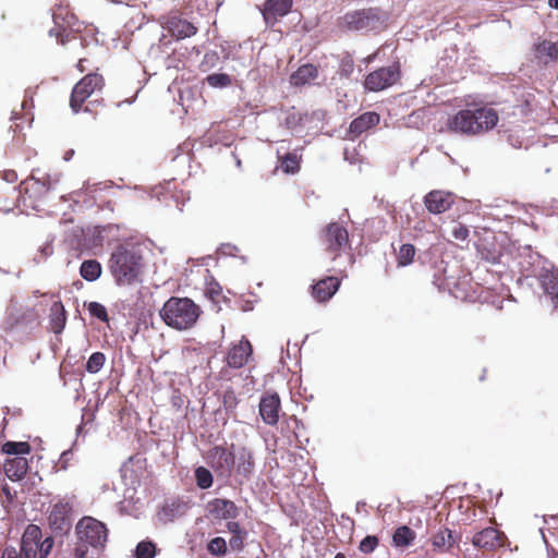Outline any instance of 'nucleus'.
Returning a JSON list of instances; mask_svg holds the SVG:
<instances>
[{"label":"nucleus","mask_w":558,"mask_h":558,"mask_svg":"<svg viewBox=\"0 0 558 558\" xmlns=\"http://www.w3.org/2000/svg\"><path fill=\"white\" fill-rule=\"evenodd\" d=\"M50 190V183L46 178L44 179H36L33 174L29 177V179L25 180L21 184L20 193L29 194L31 191H34L38 195H44L48 193Z\"/></svg>","instance_id":"7c9ffc66"},{"label":"nucleus","mask_w":558,"mask_h":558,"mask_svg":"<svg viewBox=\"0 0 558 558\" xmlns=\"http://www.w3.org/2000/svg\"><path fill=\"white\" fill-rule=\"evenodd\" d=\"M354 71V60L352 56L345 54L341 58L337 74L340 78H349Z\"/></svg>","instance_id":"a19ab883"},{"label":"nucleus","mask_w":558,"mask_h":558,"mask_svg":"<svg viewBox=\"0 0 558 558\" xmlns=\"http://www.w3.org/2000/svg\"><path fill=\"white\" fill-rule=\"evenodd\" d=\"M447 129L450 132L466 136L482 135V126L476 122L473 108L459 110L447 120Z\"/></svg>","instance_id":"9b49d317"},{"label":"nucleus","mask_w":558,"mask_h":558,"mask_svg":"<svg viewBox=\"0 0 558 558\" xmlns=\"http://www.w3.org/2000/svg\"><path fill=\"white\" fill-rule=\"evenodd\" d=\"M470 279L468 276L459 278L457 281L447 280L446 289L457 299H466L469 296L466 286H469Z\"/></svg>","instance_id":"f704fd0d"},{"label":"nucleus","mask_w":558,"mask_h":558,"mask_svg":"<svg viewBox=\"0 0 558 558\" xmlns=\"http://www.w3.org/2000/svg\"><path fill=\"white\" fill-rule=\"evenodd\" d=\"M105 85L104 77L98 73H88L73 87L70 97V107L78 112L84 102L96 92H100Z\"/></svg>","instance_id":"0eeeda50"},{"label":"nucleus","mask_w":558,"mask_h":558,"mask_svg":"<svg viewBox=\"0 0 558 558\" xmlns=\"http://www.w3.org/2000/svg\"><path fill=\"white\" fill-rule=\"evenodd\" d=\"M2 451L7 454H15L16 457H22L21 454H27L31 452V445L26 441H7L2 446Z\"/></svg>","instance_id":"e433bc0d"},{"label":"nucleus","mask_w":558,"mask_h":558,"mask_svg":"<svg viewBox=\"0 0 558 558\" xmlns=\"http://www.w3.org/2000/svg\"><path fill=\"white\" fill-rule=\"evenodd\" d=\"M416 250L413 244H402L397 253L398 267H405L413 263Z\"/></svg>","instance_id":"c9c22d12"},{"label":"nucleus","mask_w":558,"mask_h":558,"mask_svg":"<svg viewBox=\"0 0 558 558\" xmlns=\"http://www.w3.org/2000/svg\"><path fill=\"white\" fill-rule=\"evenodd\" d=\"M85 61H86V59L81 58V59L78 60V62H77V69H78L81 72L86 71V66H85V64H84V63H85Z\"/></svg>","instance_id":"5fc2aeb1"},{"label":"nucleus","mask_w":558,"mask_h":558,"mask_svg":"<svg viewBox=\"0 0 558 558\" xmlns=\"http://www.w3.org/2000/svg\"><path fill=\"white\" fill-rule=\"evenodd\" d=\"M548 3L551 8L558 9V0H549Z\"/></svg>","instance_id":"13d9d810"},{"label":"nucleus","mask_w":558,"mask_h":558,"mask_svg":"<svg viewBox=\"0 0 558 558\" xmlns=\"http://www.w3.org/2000/svg\"><path fill=\"white\" fill-rule=\"evenodd\" d=\"M102 272L100 263L96 259L84 260L80 267V275L87 281L97 280Z\"/></svg>","instance_id":"473e14b6"},{"label":"nucleus","mask_w":558,"mask_h":558,"mask_svg":"<svg viewBox=\"0 0 558 558\" xmlns=\"http://www.w3.org/2000/svg\"><path fill=\"white\" fill-rule=\"evenodd\" d=\"M156 555V545L151 541H142L135 549L136 558H154Z\"/></svg>","instance_id":"79ce46f5"},{"label":"nucleus","mask_w":558,"mask_h":558,"mask_svg":"<svg viewBox=\"0 0 558 558\" xmlns=\"http://www.w3.org/2000/svg\"><path fill=\"white\" fill-rule=\"evenodd\" d=\"M66 32L65 28L62 27H53L49 31L50 36H54L58 43L64 44L63 34Z\"/></svg>","instance_id":"3c124183"},{"label":"nucleus","mask_w":558,"mask_h":558,"mask_svg":"<svg viewBox=\"0 0 558 558\" xmlns=\"http://www.w3.org/2000/svg\"><path fill=\"white\" fill-rule=\"evenodd\" d=\"M5 475L11 481L22 480L28 471V461L24 457H14L4 462Z\"/></svg>","instance_id":"b1692460"},{"label":"nucleus","mask_w":558,"mask_h":558,"mask_svg":"<svg viewBox=\"0 0 558 558\" xmlns=\"http://www.w3.org/2000/svg\"><path fill=\"white\" fill-rule=\"evenodd\" d=\"M196 484L202 489H207L213 486L214 478L211 472L205 466H198L195 470Z\"/></svg>","instance_id":"4c0bfd02"},{"label":"nucleus","mask_w":558,"mask_h":558,"mask_svg":"<svg viewBox=\"0 0 558 558\" xmlns=\"http://www.w3.org/2000/svg\"><path fill=\"white\" fill-rule=\"evenodd\" d=\"M293 5V0H266L262 13L267 24L276 23L279 17L287 15Z\"/></svg>","instance_id":"a211bd4d"},{"label":"nucleus","mask_w":558,"mask_h":558,"mask_svg":"<svg viewBox=\"0 0 558 558\" xmlns=\"http://www.w3.org/2000/svg\"><path fill=\"white\" fill-rule=\"evenodd\" d=\"M320 240L325 251L330 255L332 260L351 247L349 232L339 222L328 223L322 231Z\"/></svg>","instance_id":"39448f33"},{"label":"nucleus","mask_w":558,"mask_h":558,"mask_svg":"<svg viewBox=\"0 0 558 558\" xmlns=\"http://www.w3.org/2000/svg\"><path fill=\"white\" fill-rule=\"evenodd\" d=\"M253 354V347L250 340L243 336L239 343L232 344L227 353L226 363L231 368H242Z\"/></svg>","instance_id":"ddd939ff"},{"label":"nucleus","mask_w":558,"mask_h":558,"mask_svg":"<svg viewBox=\"0 0 558 558\" xmlns=\"http://www.w3.org/2000/svg\"><path fill=\"white\" fill-rule=\"evenodd\" d=\"M247 532H242L240 534L232 535L229 539L230 547L235 551H241L244 548V541L246 538Z\"/></svg>","instance_id":"09e8293b"},{"label":"nucleus","mask_w":558,"mask_h":558,"mask_svg":"<svg viewBox=\"0 0 558 558\" xmlns=\"http://www.w3.org/2000/svg\"><path fill=\"white\" fill-rule=\"evenodd\" d=\"M506 535L495 527H486L474 534L472 543L475 547L493 551L504 546Z\"/></svg>","instance_id":"4468645a"},{"label":"nucleus","mask_w":558,"mask_h":558,"mask_svg":"<svg viewBox=\"0 0 558 558\" xmlns=\"http://www.w3.org/2000/svg\"><path fill=\"white\" fill-rule=\"evenodd\" d=\"M473 112L476 116L477 124H481L483 128L482 134L493 130L499 121V116L494 108L487 106H477L473 108Z\"/></svg>","instance_id":"5701e85b"},{"label":"nucleus","mask_w":558,"mask_h":558,"mask_svg":"<svg viewBox=\"0 0 558 558\" xmlns=\"http://www.w3.org/2000/svg\"><path fill=\"white\" fill-rule=\"evenodd\" d=\"M450 234L456 241H466L470 234V230L465 225L461 222H454L451 227Z\"/></svg>","instance_id":"a18cd8bd"},{"label":"nucleus","mask_w":558,"mask_h":558,"mask_svg":"<svg viewBox=\"0 0 558 558\" xmlns=\"http://www.w3.org/2000/svg\"><path fill=\"white\" fill-rule=\"evenodd\" d=\"M53 547V539L51 537H46L45 539L38 541V555L39 558H46Z\"/></svg>","instance_id":"de8ad7c7"},{"label":"nucleus","mask_w":558,"mask_h":558,"mask_svg":"<svg viewBox=\"0 0 558 558\" xmlns=\"http://www.w3.org/2000/svg\"><path fill=\"white\" fill-rule=\"evenodd\" d=\"M144 265L142 247L132 241L119 243L111 252L108 262L111 276L121 287L140 282Z\"/></svg>","instance_id":"f257e3e1"},{"label":"nucleus","mask_w":558,"mask_h":558,"mask_svg":"<svg viewBox=\"0 0 558 558\" xmlns=\"http://www.w3.org/2000/svg\"><path fill=\"white\" fill-rule=\"evenodd\" d=\"M207 550L215 556H223L227 553V543L223 537L217 536L209 541Z\"/></svg>","instance_id":"37998d69"},{"label":"nucleus","mask_w":558,"mask_h":558,"mask_svg":"<svg viewBox=\"0 0 558 558\" xmlns=\"http://www.w3.org/2000/svg\"><path fill=\"white\" fill-rule=\"evenodd\" d=\"M340 284L338 277L327 276L311 286V295L318 303L328 302L339 290Z\"/></svg>","instance_id":"dca6fc26"},{"label":"nucleus","mask_w":558,"mask_h":558,"mask_svg":"<svg viewBox=\"0 0 558 558\" xmlns=\"http://www.w3.org/2000/svg\"><path fill=\"white\" fill-rule=\"evenodd\" d=\"M74 154V150H68L64 155V159L65 160H70V158L72 157V155Z\"/></svg>","instance_id":"bf43d9fd"},{"label":"nucleus","mask_w":558,"mask_h":558,"mask_svg":"<svg viewBox=\"0 0 558 558\" xmlns=\"http://www.w3.org/2000/svg\"><path fill=\"white\" fill-rule=\"evenodd\" d=\"M202 313L201 307L189 298L171 296L168 299L159 314L163 323L177 330L192 328Z\"/></svg>","instance_id":"f03ea898"},{"label":"nucleus","mask_w":558,"mask_h":558,"mask_svg":"<svg viewBox=\"0 0 558 558\" xmlns=\"http://www.w3.org/2000/svg\"><path fill=\"white\" fill-rule=\"evenodd\" d=\"M210 512L215 518L223 520L235 519L239 514L235 504L228 499L216 498L209 504Z\"/></svg>","instance_id":"4be33fe9"},{"label":"nucleus","mask_w":558,"mask_h":558,"mask_svg":"<svg viewBox=\"0 0 558 558\" xmlns=\"http://www.w3.org/2000/svg\"><path fill=\"white\" fill-rule=\"evenodd\" d=\"M87 310H88L90 316L96 317L104 323L109 322V316H108L107 310L102 304H100L98 302H90L87 305Z\"/></svg>","instance_id":"c03bdc74"},{"label":"nucleus","mask_w":558,"mask_h":558,"mask_svg":"<svg viewBox=\"0 0 558 558\" xmlns=\"http://www.w3.org/2000/svg\"><path fill=\"white\" fill-rule=\"evenodd\" d=\"M166 28L177 39H184L197 33V27L194 26V24L178 15H172L167 19Z\"/></svg>","instance_id":"aec40b11"},{"label":"nucleus","mask_w":558,"mask_h":558,"mask_svg":"<svg viewBox=\"0 0 558 558\" xmlns=\"http://www.w3.org/2000/svg\"><path fill=\"white\" fill-rule=\"evenodd\" d=\"M189 509V504L175 498L168 500L163 504L160 517L167 521H172L177 517L184 514V512Z\"/></svg>","instance_id":"bb28decb"},{"label":"nucleus","mask_w":558,"mask_h":558,"mask_svg":"<svg viewBox=\"0 0 558 558\" xmlns=\"http://www.w3.org/2000/svg\"><path fill=\"white\" fill-rule=\"evenodd\" d=\"M414 539V531L407 525L399 526L392 535V542L397 547H408Z\"/></svg>","instance_id":"72a5a7b5"},{"label":"nucleus","mask_w":558,"mask_h":558,"mask_svg":"<svg viewBox=\"0 0 558 558\" xmlns=\"http://www.w3.org/2000/svg\"><path fill=\"white\" fill-rule=\"evenodd\" d=\"M456 544V539L452 535V531L448 527L440 529L432 539L434 549L439 551H448Z\"/></svg>","instance_id":"c85d7f7f"},{"label":"nucleus","mask_w":558,"mask_h":558,"mask_svg":"<svg viewBox=\"0 0 558 558\" xmlns=\"http://www.w3.org/2000/svg\"><path fill=\"white\" fill-rule=\"evenodd\" d=\"M318 77V68L312 63L301 65L290 76V83L293 86H303L315 81Z\"/></svg>","instance_id":"393cba45"},{"label":"nucleus","mask_w":558,"mask_h":558,"mask_svg":"<svg viewBox=\"0 0 558 558\" xmlns=\"http://www.w3.org/2000/svg\"><path fill=\"white\" fill-rule=\"evenodd\" d=\"M456 196L450 192L434 190L424 196V205L430 214H442L454 204Z\"/></svg>","instance_id":"f3484780"},{"label":"nucleus","mask_w":558,"mask_h":558,"mask_svg":"<svg viewBox=\"0 0 558 558\" xmlns=\"http://www.w3.org/2000/svg\"><path fill=\"white\" fill-rule=\"evenodd\" d=\"M4 325L7 330H31L39 325L38 314L31 307L11 306L8 310Z\"/></svg>","instance_id":"f8f14e48"},{"label":"nucleus","mask_w":558,"mask_h":558,"mask_svg":"<svg viewBox=\"0 0 558 558\" xmlns=\"http://www.w3.org/2000/svg\"><path fill=\"white\" fill-rule=\"evenodd\" d=\"M111 2L113 3H119V4H126V5H130V2L132 0H110Z\"/></svg>","instance_id":"4d7b16f0"},{"label":"nucleus","mask_w":558,"mask_h":558,"mask_svg":"<svg viewBox=\"0 0 558 558\" xmlns=\"http://www.w3.org/2000/svg\"><path fill=\"white\" fill-rule=\"evenodd\" d=\"M226 527H227L228 532H230L232 535L245 532V530L242 529L241 525L235 521H228L226 524Z\"/></svg>","instance_id":"8fccbe9b"},{"label":"nucleus","mask_w":558,"mask_h":558,"mask_svg":"<svg viewBox=\"0 0 558 558\" xmlns=\"http://www.w3.org/2000/svg\"><path fill=\"white\" fill-rule=\"evenodd\" d=\"M279 167L287 174H295L301 169L302 156L293 153H287L284 155L278 154Z\"/></svg>","instance_id":"c756f323"},{"label":"nucleus","mask_w":558,"mask_h":558,"mask_svg":"<svg viewBox=\"0 0 558 558\" xmlns=\"http://www.w3.org/2000/svg\"><path fill=\"white\" fill-rule=\"evenodd\" d=\"M50 329L56 333H61L66 324V312L61 302H54L50 308Z\"/></svg>","instance_id":"cd10ccee"},{"label":"nucleus","mask_w":558,"mask_h":558,"mask_svg":"<svg viewBox=\"0 0 558 558\" xmlns=\"http://www.w3.org/2000/svg\"><path fill=\"white\" fill-rule=\"evenodd\" d=\"M281 401L278 393H266L259 401V415L265 424L275 426L280 418Z\"/></svg>","instance_id":"2eb2a0df"},{"label":"nucleus","mask_w":558,"mask_h":558,"mask_svg":"<svg viewBox=\"0 0 558 558\" xmlns=\"http://www.w3.org/2000/svg\"><path fill=\"white\" fill-rule=\"evenodd\" d=\"M15 179H16V174H15V172H13V171H12V172H10V173H8V174L5 175V180H8V181H11V182H12V181H14Z\"/></svg>","instance_id":"6e6d98bb"},{"label":"nucleus","mask_w":558,"mask_h":558,"mask_svg":"<svg viewBox=\"0 0 558 558\" xmlns=\"http://www.w3.org/2000/svg\"><path fill=\"white\" fill-rule=\"evenodd\" d=\"M234 458L235 453L222 445L214 446L205 454L207 464L221 478L231 477L234 470Z\"/></svg>","instance_id":"1a4fd4ad"},{"label":"nucleus","mask_w":558,"mask_h":558,"mask_svg":"<svg viewBox=\"0 0 558 558\" xmlns=\"http://www.w3.org/2000/svg\"><path fill=\"white\" fill-rule=\"evenodd\" d=\"M255 470L254 454L247 447H241L235 453L234 472L243 480H250Z\"/></svg>","instance_id":"6ab92c4d"},{"label":"nucleus","mask_w":558,"mask_h":558,"mask_svg":"<svg viewBox=\"0 0 558 558\" xmlns=\"http://www.w3.org/2000/svg\"><path fill=\"white\" fill-rule=\"evenodd\" d=\"M400 78V63L393 62L388 66H381L368 73L364 80V88L374 93L381 92L395 85Z\"/></svg>","instance_id":"6e6552de"},{"label":"nucleus","mask_w":558,"mask_h":558,"mask_svg":"<svg viewBox=\"0 0 558 558\" xmlns=\"http://www.w3.org/2000/svg\"><path fill=\"white\" fill-rule=\"evenodd\" d=\"M378 543L379 541L377 536L367 535L361 541L359 549L364 554H369L375 550V548L378 546Z\"/></svg>","instance_id":"49530a36"},{"label":"nucleus","mask_w":558,"mask_h":558,"mask_svg":"<svg viewBox=\"0 0 558 558\" xmlns=\"http://www.w3.org/2000/svg\"><path fill=\"white\" fill-rule=\"evenodd\" d=\"M76 548L75 557L85 558L89 548L102 549L108 539V529L101 521L85 515L75 525Z\"/></svg>","instance_id":"7ed1b4c3"},{"label":"nucleus","mask_w":558,"mask_h":558,"mask_svg":"<svg viewBox=\"0 0 558 558\" xmlns=\"http://www.w3.org/2000/svg\"><path fill=\"white\" fill-rule=\"evenodd\" d=\"M106 363V355L102 352H94L86 363V371L90 374L98 373Z\"/></svg>","instance_id":"ea45409f"},{"label":"nucleus","mask_w":558,"mask_h":558,"mask_svg":"<svg viewBox=\"0 0 558 558\" xmlns=\"http://www.w3.org/2000/svg\"><path fill=\"white\" fill-rule=\"evenodd\" d=\"M386 14L379 8H364L345 13L339 20L342 29L378 33L386 27Z\"/></svg>","instance_id":"20e7f679"},{"label":"nucleus","mask_w":558,"mask_h":558,"mask_svg":"<svg viewBox=\"0 0 558 558\" xmlns=\"http://www.w3.org/2000/svg\"><path fill=\"white\" fill-rule=\"evenodd\" d=\"M72 512L73 504L66 499H60L51 506L48 524L56 535H64L71 530Z\"/></svg>","instance_id":"9d476101"},{"label":"nucleus","mask_w":558,"mask_h":558,"mask_svg":"<svg viewBox=\"0 0 558 558\" xmlns=\"http://www.w3.org/2000/svg\"><path fill=\"white\" fill-rule=\"evenodd\" d=\"M542 286L547 295L551 298L555 306L558 307V274L550 271L542 276Z\"/></svg>","instance_id":"2f4dec72"},{"label":"nucleus","mask_w":558,"mask_h":558,"mask_svg":"<svg viewBox=\"0 0 558 558\" xmlns=\"http://www.w3.org/2000/svg\"><path fill=\"white\" fill-rule=\"evenodd\" d=\"M380 121V117L377 112L367 111L355 118L349 126V134L352 138L360 136L367 130L376 126Z\"/></svg>","instance_id":"412c9836"},{"label":"nucleus","mask_w":558,"mask_h":558,"mask_svg":"<svg viewBox=\"0 0 558 558\" xmlns=\"http://www.w3.org/2000/svg\"><path fill=\"white\" fill-rule=\"evenodd\" d=\"M205 81L214 88H225L232 84L231 76L226 73L209 74Z\"/></svg>","instance_id":"58836bf2"},{"label":"nucleus","mask_w":558,"mask_h":558,"mask_svg":"<svg viewBox=\"0 0 558 558\" xmlns=\"http://www.w3.org/2000/svg\"><path fill=\"white\" fill-rule=\"evenodd\" d=\"M72 453L70 451H64L59 460L58 466L60 470H66L69 462L71 460Z\"/></svg>","instance_id":"603ef678"},{"label":"nucleus","mask_w":558,"mask_h":558,"mask_svg":"<svg viewBox=\"0 0 558 558\" xmlns=\"http://www.w3.org/2000/svg\"><path fill=\"white\" fill-rule=\"evenodd\" d=\"M53 252V248L51 245L47 244L45 245L43 248H41V253L44 254L45 257L51 255Z\"/></svg>","instance_id":"864d4df0"},{"label":"nucleus","mask_w":558,"mask_h":558,"mask_svg":"<svg viewBox=\"0 0 558 558\" xmlns=\"http://www.w3.org/2000/svg\"><path fill=\"white\" fill-rule=\"evenodd\" d=\"M535 57L539 60L544 59L545 63L549 61L558 62V41L542 40L535 45Z\"/></svg>","instance_id":"a878e982"},{"label":"nucleus","mask_w":558,"mask_h":558,"mask_svg":"<svg viewBox=\"0 0 558 558\" xmlns=\"http://www.w3.org/2000/svg\"><path fill=\"white\" fill-rule=\"evenodd\" d=\"M40 537H43V534L38 525H27L22 535L20 548L7 546L2 550L1 558H37Z\"/></svg>","instance_id":"423d86ee"},{"label":"nucleus","mask_w":558,"mask_h":558,"mask_svg":"<svg viewBox=\"0 0 558 558\" xmlns=\"http://www.w3.org/2000/svg\"><path fill=\"white\" fill-rule=\"evenodd\" d=\"M335 558H347L343 553H337Z\"/></svg>","instance_id":"052dcab7"}]
</instances>
